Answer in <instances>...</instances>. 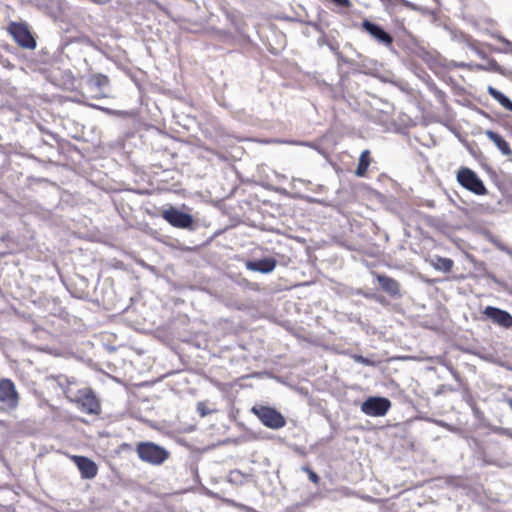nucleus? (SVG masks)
<instances>
[{
    "mask_svg": "<svg viewBox=\"0 0 512 512\" xmlns=\"http://www.w3.org/2000/svg\"><path fill=\"white\" fill-rule=\"evenodd\" d=\"M135 451L141 461L152 466H160L170 457L167 449L150 441L139 442Z\"/></svg>",
    "mask_w": 512,
    "mask_h": 512,
    "instance_id": "1",
    "label": "nucleus"
},
{
    "mask_svg": "<svg viewBox=\"0 0 512 512\" xmlns=\"http://www.w3.org/2000/svg\"><path fill=\"white\" fill-rule=\"evenodd\" d=\"M251 412L260 422L270 429H280L286 425L285 417L275 408L265 405H254Z\"/></svg>",
    "mask_w": 512,
    "mask_h": 512,
    "instance_id": "2",
    "label": "nucleus"
},
{
    "mask_svg": "<svg viewBox=\"0 0 512 512\" xmlns=\"http://www.w3.org/2000/svg\"><path fill=\"white\" fill-rule=\"evenodd\" d=\"M69 401L76 403L80 410L87 414H98L100 412V402L91 388L78 390Z\"/></svg>",
    "mask_w": 512,
    "mask_h": 512,
    "instance_id": "3",
    "label": "nucleus"
},
{
    "mask_svg": "<svg viewBox=\"0 0 512 512\" xmlns=\"http://www.w3.org/2000/svg\"><path fill=\"white\" fill-rule=\"evenodd\" d=\"M457 180L461 186L476 195H485L487 193L483 181L469 168H461L457 173Z\"/></svg>",
    "mask_w": 512,
    "mask_h": 512,
    "instance_id": "4",
    "label": "nucleus"
},
{
    "mask_svg": "<svg viewBox=\"0 0 512 512\" xmlns=\"http://www.w3.org/2000/svg\"><path fill=\"white\" fill-rule=\"evenodd\" d=\"M8 31L15 42L22 48L30 50L36 48V41L26 24L11 22Z\"/></svg>",
    "mask_w": 512,
    "mask_h": 512,
    "instance_id": "5",
    "label": "nucleus"
},
{
    "mask_svg": "<svg viewBox=\"0 0 512 512\" xmlns=\"http://www.w3.org/2000/svg\"><path fill=\"white\" fill-rule=\"evenodd\" d=\"M0 402L8 410H15L19 404V394L15 384L8 378L0 379Z\"/></svg>",
    "mask_w": 512,
    "mask_h": 512,
    "instance_id": "6",
    "label": "nucleus"
},
{
    "mask_svg": "<svg viewBox=\"0 0 512 512\" xmlns=\"http://www.w3.org/2000/svg\"><path fill=\"white\" fill-rule=\"evenodd\" d=\"M391 407L389 399L384 397H369L361 405V411L372 417L384 416Z\"/></svg>",
    "mask_w": 512,
    "mask_h": 512,
    "instance_id": "7",
    "label": "nucleus"
},
{
    "mask_svg": "<svg viewBox=\"0 0 512 512\" xmlns=\"http://www.w3.org/2000/svg\"><path fill=\"white\" fill-rule=\"evenodd\" d=\"M162 217L170 225L176 228H190L194 222L190 214L182 212L173 207L163 211Z\"/></svg>",
    "mask_w": 512,
    "mask_h": 512,
    "instance_id": "8",
    "label": "nucleus"
},
{
    "mask_svg": "<svg viewBox=\"0 0 512 512\" xmlns=\"http://www.w3.org/2000/svg\"><path fill=\"white\" fill-rule=\"evenodd\" d=\"M483 318L491 320L494 324L503 327H512V315L505 310L493 306H487L482 312Z\"/></svg>",
    "mask_w": 512,
    "mask_h": 512,
    "instance_id": "9",
    "label": "nucleus"
},
{
    "mask_svg": "<svg viewBox=\"0 0 512 512\" xmlns=\"http://www.w3.org/2000/svg\"><path fill=\"white\" fill-rule=\"evenodd\" d=\"M361 27L378 43L386 47L392 46L393 37L378 24H375L369 20H364L361 24Z\"/></svg>",
    "mask_w": 512,
    "mask_h": 512,
    "instance_id": "10",
    "label": "nucleus"
},
{
    "mask_svg": "<svg viewBox=\"0 0 512 512\" xmlns=\"http://www.w3.org/2000/svg\"><path fill=\"white\" fill-rule=\"evenodd\" d=\"M73 462L80 471L83 479H93L98 473V467L94 461L85 456H73Z\"/></svg>",
    "mask_w": 512,
    "mask_h": 512,
    "instance_id": "11",
    "label": "nucleus"
},
{
    "mask_svg": "<svg viewBox=\"0 0 512 512\" xmlns=\"http://www.w3.org/2000/svg\"><path fill=\"white\" fill-rule=\"evenodd\" d=\"M277 265V261L273 257H265L257 260H248L245 263V267L254 272H260L268 274L272 272Z\"/></svg>",
    "mask_w": 512,
    "mask_h": 512,
    "instance_id": "12",
    "label": "nucleus"
},
{
    "mask_svg": "<svg viewBox=\"0 0 512 512\" xmlns=\"http://www.w3.org/2000/svg\"><path fill=\"white\" fill-rule=\"evenodd\" d=\"M376 278L383 291L392 297L400 296V285L395 279L381 274H378Z\"/></svg>",
    "mask_w": 512,
    "mask_h": 512,
    "instance_id": "13",
    "label": "nucleus"
},
{
    "mask_svg": "<svg viewBox=\"0 0 512 512\" xmlns=\"http://www.w3.org/2000/svg\"><path fill=\"white\" fill-rule=\"evenodd\" d=\"M485 135L496 145L503 155L509 157L512 161V149L510 148L509 143L500 134L492 130H486Z\"/></svg>",
    "mask_w": 512,
    "mask_h": 512,
    "instance_id": "14",
    "label": "nucleus"
},
{
    "mask_svg": "<svg viewBox=\"0 0 512 512\" xmlns=\"http://www.w3.org/2000/svg\"><path fill=\"white\" fill-rule=\"evenodd\" d=\"M488 94L496 100L503 108L512 112V101L504 95L502 92L494 88L493 86H488L487 88Z\"/></svg>",
    "mask_w": 512,
    "mask_h": 512,
    "instance_id": "15",
    "label": "nucleus"
},
{
    "mask_svg": "<svg viewBox=\"0 0 512 512\" xmlns=\"http://www.w3.org/2000/svg\"><path fill=\"white\" fill-rule=\"evenodd\" d=\"M369 165H370V152H369V150H364V151H362V153L360 155L355 174L359 177L365 176Z\"/></svg>",
    "mask_w": 512,
    "mask_h": 512,
    "instance_id": "16",
    "label": "nucleus"
},
{
    "mask_svg": "<svg viewBox=\"0 0 512 512\" xmlns=\"http://www.w3.org/2000/svg\"><path fill=\"white\" fill-rule=\"evenodd\" d=\"M453 265V260L446 257L438 256L433 261L434 268L443 272H450L453 268Z\"/></svg>",
    "mask_w": 512,
    "mask_h": 512,
    "instance_id": "17",
    "label": "nucleus"
},
{
    "mask_svg": "<svg viewBox=\"0 0 512 512\" xmlns=\"http://www.w3.org/2000/svg\"><path fill=\"white\" fill-rule=\"evenodd\" d=\"M53 379L56 381L57 385L62 389L63 393L66 395V397L70 400L72 397L70 385L74 383V381H71L69 378L59 375L53 377Z\"/></svg>",
    "mask_w": 512,
    "mask_h": 512,
    "instance_id": "18",
    "label": "nucleus"
},
{
    "mask_svg": "<svg viewBox=\"0 0 512 512\" xmlns=\"http://www.w3.org/2000/svg\"><path fill=\"white\" fill-rule=\"evenodd\" d=\"M91 81L96 85L97 87H105L109 84V79L106 75L103 74H95L92 76Z\"/></svg>",
    "mask_w": 512,
    "mask_h": 512,
    "instance_id": "19",
    "label": "nucleus"
},
{
    "mask_svg": "<svg viewBox=\"0 0 512 512\" xmlns=\"http://www.w3.org/2000/svg\"><path fill=\"white\" fill-rule=\"evenodd\" d=\"M382 3H384L385 5L387 6H394L396 5L397 3H401L403 4L404 6L408 7V8H411V9H415L416 6L415 4L407 1V0H380Z\"/></svg>",
    "mask_w": 512,
    "mask_h": 512,
    "instance_id": "20",
    "label": "nucleus"
},
{
    "mask_svg": "<svg viewBox=\"0 0 512 512\" xmlns=\"http://www.w3.org/2000/svg\"><path fill=\"white\" fill-rule=\"evenodd\" d=\"M302 470L308 474V478L310 481H312L315 484L319 483L320 477L313 470H311L308 466L302 467Z\"/></svg>",
    "mask_w": 512,
    "mask_h": 512,
    "instance_id": "21",
    "label": "nucleus"
},
{
    "mask_svg": "<svg viewBox=\"0 0 512 512\" xmlns=\"http://www.w3.org/2000/svg\"><path fill=\"white\" fill-rule=\"evenodd\" d=\"M196 409L201 417H205L211 413V410L208 409L204 402H198Z\"/></svg>",
    "mask_w": 512,
    "mask_h": 512,
    "instance_id": "22",
    "label": "nucleus"
},
{
    "mask_svg": "<svg viewBox=\"0 0 512 512\" xmlns=\"http://www.w3.org/2000/svg\"><path fill=\"white\" fill-rule=\"evenodd\" d=\"M354 360L360 364H364V365H367V366H371L373 365V362L371 360H369L368 358L362 356V355H355L354 356Z\"/></svg>",
    "mask_w": 512,
    "mask_h": 512,
    "instance_id": "23",
    "label": "nucleus"
},
{
    "mask_svg": "<svg viewBox=\"0 0 512 512\" xmlns=\"http://www.w3.org/2000/svg\"><path fill=\"white\" fill-rule=\"evenodd\" d=\"M331 1L340 7L349 8L351 6V2L349 0H331Z\"/></svg>",
    "mask_w": 512,
    "mask_h": 512,
    "instance_id": "24",
    "label": "nucleus"
},
{
    "mask_svg": "<svg viewBox=\"0 0 512 512\" xmlns=\"http://www.w3.org/2000/svg\"><path fill=\"white\" fill-rule=\"evenodd\" d=\"M498 39H499L501 42H503V43L507 46V48H508L510 51H512V42H510L509 40L505 39V38H504V37H502V36H499V37H498Z\"/></svg>",
    "mask_w": 512,
    "mask_h": 512,
    "instance_id": "25",
    "label": "nucleus"
},
{
    "mask_svg": "<svg viewBox=\"0 0 512 512\" xmlns=\"http://www.w3.org/2000/svg\"><path fill=\"white\" fill-rule=\"evenodd\" d=\"M290 143L291 144L303 145V146H308V147H311V148H315V145L313 143H310V142L293 141V142H290Z\"/></svg>",
    "mask_w": 512,
    "mask_h": 512,
    "instance_id": "26",
    "label": "nucleus"
},
{
    "mask_svg": "<svg viewBox=\"0 0 512 512\" xmlns=\"http://www.w3.org/2000/svg\"><path fill=\"white\" fill-rule=\"evenodd\" d=\"M329 43V40L327 39L325 33L323 32L322 33V36L318 39V44L319 45H322V44H328Z\"/></svg>",
    "mask_w": 512,
    "mask_h": 512,
    "instance_id": "27",
    "label": "nucleus"
},
{
    "mask_svg": "<svg viewBox=\"0 0 512 512\" xmlns=\"http://www.w3.org/2000/svg\"><path fill=\"white\" fill-rule=\"evenodd\" d=\"M309 24H310V25L313 27V29H315L316 31H318V32H320V33H323V32H324L320 24L315 23V22H311V23H309Z\"/></svg>",
    "mask_w": 512,
    "mask_h": 512,
    "instance_id": "28",
    "label": "nucleus"
},
{
    "mask_svg": "<svg viewBox=\"0 0 512 512\" xmlns=\"http://www.w3.org/2000/svg\"><path fill=\"white\" fill-rule=\"evenodd\" d=\"M327 45L331 51L338 54V44L329 42Z\"/></svg>",
    "mask_w": 512,
    "mask_h": 512,
    "instance_id": "29",
    "label": "nucleus"
},
{
    "mask_svg": "<svg viewBox=\"0 0 512 512\" xmlns=\"http://www.w3.org/2000/svg\"><path fill=\"white\" fill-rule=\"evenodd\" d=\"M504 128L509 131L510 135L512 136V123L506 122L504 124Z\"/></svg>",
    "mask_w": 512,
    "mask_h": 512,
    "instance_id": "30",
    "label": "nucleus"
},
{
    "mask_svg": "<svg viewBox=\"0 0 512 512\" xmlns=\"http://www.w3.org/2000/svg\"><path fill=\"white\" fill-rule=\"evenodd\" d=\"M244 509L247 511V512H257L255 509L251 508V507H247V506H243Z\"/></svg>",
    "mask_w": 512,
    "mask_h": 512,
    "instance_id": "31",
    "label": "nucleus"
},
{
    "mask_svg": "<svg viewBox=\"0 0 512 512\" xmlns=\"http://www.w3.org/2000/svg\"><path fill=\"white\" fill-rule=\"evenodd\" d=\"M507 404L512 409V397L507 399Z\"/></svg>",
    "mask_w": 512,
    "mask_h": 512,
    "instance_id": "32",
    "label": "nucleus"
},
{
    "mask_svg": "<svg viewBox=\"0 0 512 512\" xmlns=\"http://www.w3.org/2000/svg\"><path fill=\"white\" fill-rule=\"evenodd\" d=\"M233 475H237V476H239V475H240V472H239V471L231 472V476H233Z\"/></svg>",
    "mask_w": 512,
    "mask_h": 512,
    "instance_id": "33",
    "label": "nucleus"
},
{
    "mask_svg": "<svg viewBox=\"0 0 512 512\" xmlns=\"http://www.w3.org/2000/svg\"><path fill=\"white\" fill-rule=\"evenodd\" d=\"M309 202H314L315 200L313 198H308Z\"/></svg>",
    "mask_w": 512,
    "mask_h": 512,
    "instance_id": "34",
    "label": "nucleus"
},
{
    "mask_svg": "<svg viewBox=\"0 0 512 512\" xmlns=\"http://www.w3.org/2000/svg\"><path fill=\"white\" fill-rule=\"evenodd\" d=\"M92 1H93V2H96V3H98V2H99V0H92Z\"/></svg>",
    "mask_w": 512,
    "mask_h": 512,
    "instance_id": "35",
    "label": "nucleus"
}]
</instances>
